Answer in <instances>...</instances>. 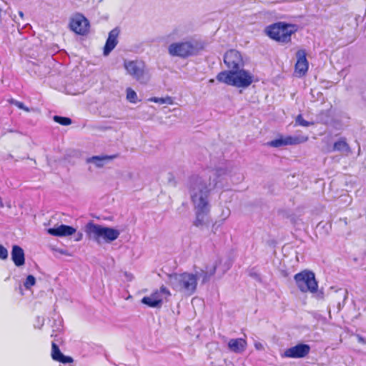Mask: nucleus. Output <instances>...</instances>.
I'll return each instance as SVG.
<instances>
[{
    "mask_svg": "<svg viewBox=\"0 0 366 366\" xmlns=\"http://www.w3.org/2000/svg\"><path fill=\"white\" fill-rule=\"evenodd\" d=\"M217 187V182L214 179H197L190 186V199L195 209L211 208L210 192Z\"/></svg>",
    "mask_w": 366,
    "mask_h": 366,
    "instance_id": "1",
    "label": "nucleus"
},
{
    "mask_svg": "<svg viewBox=\"0 0 366 366\" xmlns=\"http://www.w3.org/2000/svg\"><path fill=\"white\" fill-rule=\"evenodd\" d=\"M217 79L219 82L237 88H247L258 81L250 71L244 69L243 67L223 71L217 74Z\"/></svg>",
    "mask_w": 366,
    "mask_h": 366,
    "instance_id": "2",
    "label": "nucleus"
},
{
    "mask_svg": "<svg viewBox=\"0 0 366 366\" xmlns=\"http://www.w3.org/2000/svg\"><path fill=\"white\" fill-rule=\"evenodd\" d=\"M84 232L89 239L97 244H109L117 239L120 235L119 230L89 222L84 227Z\"/></svg>",
    "mask_w": 366,
    "mask_h": 366,
    "instance_id": "3",
    "label": "nucleus"
},
{
    "mask_svg": "<svg viewBox=\"0 0 366 366\" xmlns=\"http://www.w3.org/2000/svg\"><path fill=\"white\" fill-rule=\"evenodd\" d=\"M297 30V27L295 24L277 22L267 26L264 32L270 39L282 44H287L291 41V36Z\"/></svg>",
    "mask_w": 366,
    "mask_h": 366,
    "instance_id": "4",
    "label": "nucleus"
},
{
    "mask_svg": "<svg viewBox=\"0 0 366 366\" xmlns=\"http://www.w3.org/2000/svg\"><path fill=\"white\" fill-rule=\"evenodd\" d=\"M242 179V174L236 168L225 166L217 168L213 173V177H210L208 179H211L212 182L214 179L217 185L224 182L225 184H237L240 182Z\"/></svg>",
    "mask_w": 366,
    "mask_h": 366,
    "instance_id": "5",
    "label": "nucleus"
},
{
    "mask_svg": "<svg viewBox=\"0 0 366 366\" xmlns=\"http://www.w3.org/2000/svg\"><path fill=\"white\" fill-rule=\"evenodd\" d=\"M124 67L129 75L141 84H147L150 80L151 75L147 70L144 64L142 61L125 60Z\"/></svg>",
    "mask_w": 366,
    "mask_h": 366,
    "instance_id": "6",
    "label": "nucleus"
},
{
    "mask_svg": "<svg viewBox=\"0 0 366 366\" xmlns=\"http://www.w3.org/2000/svg\"><path fill=\"white\" fill-rule=\"evenodd\" d=\"M168 53L172 56L187 58L197 51L194 42L190 41L174 42L169 45Z\"/></svg>",
    "mask_w": 366,
    "mask_h": 366,
    "instance_id": "7",
    "label": "nucleus"
},
{
    "mask_svg": "<svg viewBox=\"0 0 366 366\" xmlns=\"http://www.w3.org/2000/svg\"><path fill=\"white\" fill-rule=\"evenodd\" d=\"M224 62L229 70L240 69L244 66L242 55L240 52L234 49H231L225 53Z\"/></svg>",
    "mask_w": 366,
    "mask_h": 366,
    "instance_id": "8",
    "label": "nucleus"
},
{
    "mask_svg": "<svg viewBox=\"0 0 366 366\" xmlns=\"http://www.w3.org/2000/svg\"><path fill=\"white\" fill-rule=\"evenodd\" d=\"M179 277L175 287L184 294L192 295L197 287V276H179Z\"/></svg>",
    "mask_w": 366,
    "mask_h": 366,
    "instance_id": "9",
    "label": "nucleus"
},
{
    "mask_svg": "<svg viewBox=\"0 0 366 366\" xmlns=\"http://www.w3.org/2000/svg\"><path fill=\"white\" fill-rule=\"evenodd\" d=\"M70 29L77 34L84 35L88 32L89 21L81 14H75L70 19Z\"/></svg>",
    "mask_w": 366,
    "mask_h": 366,
    "instance_id": "10",
    "label": "nucleus"
},
{
    "mask_svg": "<svg viewBox=\"0 0 366 366\" xmlns=\"http://www.w3.org/2000/svg\"><path fill=\"white\" fill-rule=\"evenodd\" d=\"M307 140L308 137L304 135L286 137L281 136L279 138L269 142L268 144L273 147H280L282 146L295 145L305 143Z\"/></svg>",
    "mask_w": 366,
    "mask_h": 366,
    "instance_id": "11",
    "label": "nucleus"
},
{
    "mask_svg": "<svg viewBox=\"0 0 366 366\" xmlns=\"http://www.w3.org/2000/svg\"><path fill=\"white\" fill-rule=\"evenodd\" d=\"M310 347L306 344H298L284 351L281 355L282 357L302 358L308 355Z\"/></svg>",
    "mask_w": 366,
    "mask_h": 366,
    "instance_id": "12",
    "label": "nucleus"
},
{
    "mask_svg": "<svg viewBox=\"0 0 366 366\" xmlns=\"http://www.w3.org/2000/svg\"><path fill=\"white\" fill-rule=\"evenodd\" d=\"M298 287L302 292L316 291L317 282L315 276H294Z\"/></svg>",
    "mask_w": 366,
    "mask_h": 366,
    "instance_id": "13",
    "label": "nucleus"
},
{
    "mask_svg": "<svg viewBox=\"0 0 366 366\" xmlns=\"http://www.w3.org/2000/svg\"><path fill=\"white\" fill-rule=\"evenodd\" d=\"M296 58L295 74L298 76H302L307 73L309 67L305 51L303 49L298 50L296 53Z\"/></svg>",
    "mask_w": 366,
    "mask_h": 366,
    "instance_id": "14",
    "label": "nucleus"
},
{
    "mask_svg": "<svg viewBox=\"0 0 366 366\" xmlns=\"http://www.w3.org/2000/svg\"><path fill=\"white\" fill-rule=\"evenodd\" d=\"M211 208L195 209L196 218L194 225L199 228H203L209 225L210 222L209 212Z\"/></svg>",
    "mask_w": 366,
    "mask_h": 366,
    "instance_id": "15",
    "label": "nucleus"
},
{
    "mask_svg": "<svg viewBox=\"0 0 366 366\" xmlns=\"http://www.w3.org/2000/svg\"><path fill=\"white\" fill-rule=\"evenodd\" d=\"M114 158L115 156L112 155H97L86 158L85 162L87 164L93 166L94 168L101 169Z\"/></svg>",
    "mask_w": 366,
    "mask_h": 366,
    "instance_id": "16",
    "label": "nucleus"
},
{
    "mask_svg": "<svg viewBox=\"0 0 366 366\" xmlns=\"http://www.w3.org/2000/svg\"><path fill=\"white\" fill-rule=\"evenodd\" d=\"M76 229L68 225L59 224L47 229V232L56 237H69L76 233Z\"/></svg>",
    "mask_w": 366,
    "mask_h": 366,
    "instance_id": "17",
    "label": "nucleus"
},
{
    "mask_svg": "<svg viewBox=\"0 0 366 366\" xmlns=\"http://www.w3.org/2000/svg\"><path fill=\"white\" fill-rule=\"evenodd\" d=\"M247 347V342L244 338H232L228 341V350L235 354L243 353Z\"/></svg>",
    "mask_w": 366,
    "mask_h": 366,
    "instance_id": "18",
    "label": "nucleus"
},
{
    "mask_svg": "<svg viewBox=\"0 0 366 366\" xmlns=\"http://www.w3.org/2000/svg\"><path fill=\"white\" fill-rule=\"evenodd\" d=\"M119 31L117 29L112 30L107 40L106 44L104 48V54L107 56L116 46L117 44V37Z\"/></svg>",
    "mask_w": 366,
    "mask_h": 366,
    "instance_id": "19",
    "label": "nucleus"
},
{
    "mask_svg": "<svg viewBox=\"0 0 366 366\" xmlns=\"http://www.w3.org/2000/svg\"><path fill=\"white\" fill-rule=\"evenodd\" d=\"M11 259L16 266L20 267L24 264V252L21 247L14 245L11 251Z\"/></svg>",
    "mask_w": 366,
    "mask_h": 366,
    "instance_id": "20",
    "label": "nucleus"
},
{
    "mask_svg": "<svg viewBox=\"0 0 366 366\" xmlns=\"http://www.w3.org/2000/svg\"><path fill=\"white\" fill-rule=\"evenodd\" d=\"M51 357L54 360L61 363L73 362L72 357L64 355L54 342H53L51 345Z\"/></svg>",
    "mask_w": 366,
    "mask_h": 366,
    "instance_id": "21",
    "label": "nucleus"
},
{
    "mask_svg": "<svg viewBox=\"0 0 366 366\" xmlns=\"http://www.w3.org/2000/svg\"><path fill=\"white\" fill-rule=\"evenodd\" d=\"M152 297H154V299L159 300L160 301V307L162 305L163 301L164 300H167L170 295L171 293L169 291V290L162 286L159 290H156L152 294Z\"/></svg>",
    "mask_w": 366,
    "mask_h": 366,
    "instance_id": "22",
    "label": "nucleus"
},
{
    "mask_svg": "<svg viewBox=\"0 0 366 366\" xmlns=\"http://www.w3.org/2000/svg\"><path fill=\"white\" fill-rule=\"evenodd\" d=\"M142 303L149 306V307L153 308H159L160 307V301L156 300L151 295L150 296L144 297L142 299Z\"/></svg>",
    "mask_w": 366,
    "mask_h": 366,
    "instance_id": "23",
    "label": "nucleus"
},
{
    "mask_svg": "<svg viewBox=\"0 0 366 366\" xmlns=\"http://www.w3.org/2000/svg\"><path fill=\"white\" fill-rule=\"evenodd\" d=\"M149 102L157 103L159 104H169L172 105L174 104L172 97L167 96L165 97H152L149 99Z\"/></svg>",
    "mask_w": 366,
    "mask_h": 366,
    "instance_id": "24",
    "label": "nucleus"
},
{
    "mask_svg": "<svg viewBox=\"0 0 366 366\" xmlns=\"http://www.w3.org/2000/svg\"><path fill=\"white\" fill-rule=\"evenodd\" d=\"M126 93H127V99L129 102L135 104L138 102V97L134 90H133L131 88H127Z\"/></svg>",
    "mask_w": 366,
    "mask_h": 366,
    "instance_id": "25",
    "label": "nucleus"
},
{
    "mask_svg": "<svg viewBox=\"0 0 366 366\" xmlns=\"http://www.w3.org/2000/svg\"><path fill=\"white\" fill-rule=\"evenodd\" d=\"M348 149V145L344 140H340L334 144L333 150L335 151L347 152Z\"/></svg>",
    "mask_w": 366,
    "mask_h": 366,
    "instance_id": "26",
    "label": "nucleus"
},
{
    "mask_svg": "<svg viewBox=\"0 0 366 366\" xmlns=\"http://www.w3.org/2000/svg\"><path fill=\"white\" fill-rule=\"evenodd\" d=\"M311 125H313V122L305 120L301 114L297 116L295 126H302L307 127Z\"/></svg>",
    "mask_w": 366,
    "mask_h": 366,
    "instance_id": "27",
    "label": "nucleus"
},
{
    "mask_svg": "<svg viewBox=\"0 0 366 366\" xmlns=\"http://www.w3.org/2000/svg\"><path fill=\"white\" fill-rule=\"evenodd\" d=\"M53 119L55 122L59 123L64 126H68L71 124V119L68 117L54 116Z\"/></svg>",
    "mask_w": 366,
    "mask_h": 366,
    "instance_id": "28",
    "label": "nucleus"
},
{
    "mask_svg": "<svg viewBox=\"0 0 366 366\" xmlns=\"http://www.w3.org/2000/svg\"><path fill=\"white\" fill-rule=\"evenodd\" d=\"M35 278L34 276H27L26 280L24 282V287L26 289H29L31 286L35 284Z\"/></svg>",
    "mask_w": 366,
    "mask_h": 366,
    "instance_id": "29",
    "label": "nucleus"
},
{
    "mask_svg": "<svg viewBox=\"0 0 366 366\" xmlns=\"http://www.w3.org/2000/svg\"><path fill=\"white\" fill-rule=\"evenodd\" d=\"M230 215V209L225 207L222 209V212L220 215L219 214V217H220L223 220L227 219Z\"/></svg>",
    "mask_w": 366,
    "mask_h": 366,
    "instance_id": "30",
    "label": "nucleus"
},
{
    "mask_svg": "<svg viewBox=\"0 0 366 366\" xmlns=\"http://www.w3.org/2000/svg\"><path fill=\"white\" fill-rule=\"evenodd\" d=\"M9 252L6 248H5L3 245L0 244V259L2 260H5L8 258Z\"/></svg>",
    "mask_w": 366,
    "mask_h": 366,
    "instance_id": "31",
    "label": "nucleus"
},
{
    "mask_svg": "<svg viewBox=\"0 0 366 366\" xmlns=\"http://www.w3.org/2000/svg\"><path fill=\"white\" fill-rule=\"evenodd\" d=\"M14 104L19 109H23L27 112H29V109L26 107L22 102H18V101H14Z\"/></svg>",
    "mask_w": 366,
    "mask_h": 366,
    "instance_id": "32",
    "label": "nucleus"
},
{
    "mask_svg": "<svg viewBox=\"0 0 366 366\" xmlns=\"http://www.w3.org/2000/svg\"><path fill=\"white\" fill-rule=\"evenodd\" d=\"M254 347L257 350H264V346L263 345L259 342H254Z\"/></svg>",
    "mask_w": 366,
    "mask_h": 366,
    "instance_id": "33",
    "label": "nucleus"
},
{
    "mask_svg": "<svg viewBox=\"0 0 366 366\" xmlns=\"http://www.w3.org/2000/svg\"><path fill=\"white\" fill-rule=\"evenodd\" d=\"M297 274H306V275H308V274H315L314 272L310 270V269H305L299 273H297Z\"/></svg>",
    "mask_w": 366,
    "mask_h": 366,
    "instance_id": "34",
    "label": "nucleus"
},
{
    "mask_svg": "<svg viewBox=\"0 0 366 366\" xmlns=\"http://www.w3.org/2000/svg\"><path fill=\"white\" fill-rule=\"evenodd\" d=\"M82 238H83V234L81 232H78L76 234L75 241H76V242L81 241L82 239Z\"/></svg>",
    "mask_w": 366,
    "mask_h": 366,
    "instance_id": "35",
    "label": "nucleus"
},
{
    "mask_svg": "<svg viewBox=\"0 0 366 366\" xmlns=\"http://www.w3.org/2000/svg\"><path fill=\"white\" fill-rule=\"evenodd\" d=\"M357 337L358 342H360V343H361L362 345L366 343L365 340L362 336L357 335Z\"/></svg>",
    "mask_w": 366,
    "mask_h": 366,
    "instance_id": "36",
    "label": "nucleus"
},
{
    "mask_svg": "<svg viewBox=\"0 0 366 366\" xmlns=\"http://www.w3.org/2000/svg\"><path fill=\"white\" fill-rule=\"evenodd\" d=\"M195 302H198L199 304H201V300H199V299H197V298H194L192 300V303Z\"/></svg>",
    "mask_w": 366,
    "mask_h": 366,
    "instance_id": "37",
    "label": "nucleus"
},
{
    "mask_svg": "<svg viewBox=\"0 0 366 366\" xmlns=\"http://www.w3.org/2000/svg\"><path fill=\"white\" fill-rule=\"evenodd\" d=\"M19 15L21 19L24 18V13L21 11H19Z\"/></svg>",
    "mask_w": 366,
    "mask_h": 366,
    "instance_id": "38",
    "label": "nucleus"
},
{
    "mask_svg": "<svg viewBox=\"0 0 366 366\" xmlns=\"http://www.w3.org/2000/svg\"><path fill=\"white\" fill-rule=\"evenodd\" d=\"M2 207H4V203H3L2 199L0 197V208H2Z\"/></svg>",
    "mask_w": 366,
    "mask_h": 366,
    "instance_id": "39",
    "label": "nucleus"
},
{
    "mask_svg": "<svg viewBox=\"0 0 366 366\" xmlns=\"http://www.w3.org/2000/svg\"><path fill=\"white\" fill-rule=\"evenodd\" d=\"M6 206H7L9 208H11V204H10L9 202H8V203L6 204Z\"/></svg>",
    "mask_w": 366,
    "mask_h": 366,
    "instance_id": "40",
    "label": "nucleus"
},
{
    "mask_svg": "<svg viewBox=\"0 0 366 366\" xmlns=\"http://www.w3.org/2000/svg\"><path fill=\"white\" fill-rule=\"evenodd\" d=\"M209 82H210V83H213V82H214V79H210V80H209Z\"/></svg>",
    "mask_w": 366,
    "mask_h": 366,
    "instance_id": "41",
    "label": "nucleus"
}]
</instances>
